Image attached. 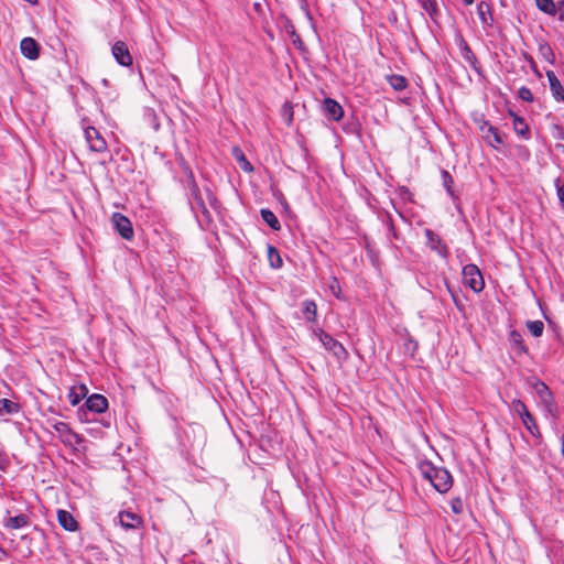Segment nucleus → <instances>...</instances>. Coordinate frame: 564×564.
<instances>
[{
    "instance_id": "nucleus-28",
    "label": "nucleus",
    "mask_w": 564,
    "mask_h": 564,
    "mask_svg": "<svg viewBox=\"0 0 564 564\" xmlns=\"http://www.w3.org/2000/svg\"><path fill=\"white\" fill-rule=\"evenodd\" d=\"M511 411L520 416V419L529 417V410L527 405L519 399L511 402Z\"/></svg>"
},
{
    "instance_id": "nucleus-32",
    "label": "nucleus",
    "mask_w": 564,
    "mask_h": 564,
    "mask_svg": "<svg viewBox=\"0 0 564 564\" xmlns=\"http://www.w3.org/2000/svg\"><path fill=\"white\" fill-rule=\"evenodd\" d=\"M389 83H390L391 87L397 91H401L406 88V80L403 76H400V75L390 76Z\"/></svg>"
},
{
    "instance_id": "nucleus-38",
    "label": "nucleus",
    "mask_w": 564,
    "mask_h": 564,
    "mask_svg": "<svg viewBox=\"0 0 564 564\" xmlns=\"http://www.w3.org/2000/svg\"><path fill=\"white\" fill-rule=\"evenodd\" d=\"M540 52L546 61H549V62L553 61L554 54L549 44L544 43V44L540 45Z\"/></svg>"
},
{
    "instance_id": "nucleus-5",
    "label": "nucleus",
    "mask_w": 564,
    "mask_h": 564,
    "mask_svg": "<svg viewBox=\"0 0 564 564\" xmlns=\"http://www.w3.org/2000/svg\"><path fill=\"white\" fill-rule=\"evenodd\" d=\"M463 280L475 292H481L485 288L481 272L476 264L469 263L463 268Z\"/></svg>"
},
{
    "instance_id": "nucleus-42",
    "label": "nucleus",
    "mask_w": 564,
    "mask_h": 564,
    "mask_svg": "<svg viewBox=\"0 0 564 564\" xmlns=\"http://www.w3.org/2000/svg\"><path fill=\"white\" fill-rule=\"evenodd\" d=\"M555 186L557 189V196H558L560 203H561L562 207L564 208V184H560V180L557 178L555 182Z\"/></svg>"
},
{
    "instance_id": "nucleus-21",
    "label": "nucleus",
    "mask_w": 564,
    "mask_h": 564,
    "mask_svg": "<svg viewBox=\"0 0 564 564\" xmlns=\"http://www.w3.org/2000/svg\"><path fill=\"white\" fill-rule=\"evenodd\" d=\"M484 138L487 141V143L492 148H497L499 144L505 143L503 137L491 124H488V133L484 134Z\"/></svg>"
},
{
    "instance_id": "nucleus-10",
    "label": "nucleus",
    "mask_w": 564,
    "mask_h": 564,
    "mask_svg": "<svg viewBox=\"0 0 564 564\" xmlns=\"http://www.w3.org/2000/svg\"><path fill=\"white\" fill-rule=\"evenodd\" d=\"M20 50L23 56L31 61L40 55V45L33 37H24L20 43Z\"/></svg>"
},
{
    "instance_id": "nucleus-2",
    "label": "nucleus",
    "mask_w": 564,
    "mask_h": 564,
    "mask_svg": "<svg viewBox=\"0 0 564 564\" xmlns=\"http://www.w3.org/2000/svg\"><path fill=\"white\" fill-rule=\"evenodd\" d=\"M181 165H182L183 172L186 176L185 187L188 191V195H189L188 199H189L192 209L193 210L197 209L203 215H208V209H207L205 202L202 197L200 189L195 181V177H194V174H193L191 167L188 166V164H186V162L183 159H182Z\"/></svg>"
},
{
    "instance_id": "nucleus-6",
    "label": "nucleus",
    "mask_w": 564,
    "mask_h": 564,
    "mask_svg": "<svg viewBox=\"0 0 564 564\" xmlns=\"http://www.w3.org/2000/svg\"><path fill=\"white\" fill-rule=\"evenodd\" d=\"M112 224L118 234L126 240H131L134 236L130 219L121 213H113Z\"/></svg>"
},
{
    "instance_id": "nucleus-37",
    "label": "nucleus",
    "mask_w": 564,
    "mask_h": 564,
    "mask_svg": "<svg viewBox=\"0 0 564 564\" xmlns=\"http://www.w3.org/2000/svg\"><path fill=\"white\" fill-rule=\"evenodd\" d=\"M84 134L88 144L101 135L94 127H87L84 130Z\"/></svg>"
},
{
    "instance_id": "nucleus-30",
    "label": "nucleus",
    "mask_w": 564,
    "mask_h": 564,
    "mask_svg": "<svg viewBox=\"0 0 564 564\" xmlns=\"http://www.w3.org/2000/svg\"><path fill=\"white\" fill-rule=\"evenodd\" d=\"M234 154H235V158L237 159V161L239 162L240 164V167L245 171V172H252L253 171V167L251 165V163L246 159L245 154L241 152V150L239 149H235L234 150Z\"/></svg>"
},
{
    "instance_id": "nucleus-9",
    "label": "nucleus",
    "mask_w": 564,
    "mask_h": 564,
    "mask_svg": "<svg viewBox=\"0 0 564 564\" xmlns=\"http://www.w3.org/2000/svg\"><path fill=\"white\" fill-rule=\"evenodd\" d=\"M89 412L100 414L108 409V400L102 394L94 393L85 402Z\"/></svg>"
},
{
    "instance_id": "nucleus-16",
    "label": "nucleus",
    "mask_w": 564,
    "mask_h": 564,
    "mask_svg": "<svg viewBox=\"0 0 564 564\" xmlns=\"http://www.w3.org/2000/svg\"><path fill=\"white\" fill-rule=\"evenodd\" d=\"M546 77L549 79L550 89L552 91L553 97L560 101H564V89L562 87L561 82L556 77L555 73L553 70L546 72Z\"/></svg>"
},
{
    "instance_id": "nucleus-26",
    "label": "nucleus",
    "mask_w": 564,
    "mask_h": 564,
    "mask_svg": "<svg viewBox=\"0 0 564 564\" xmlns=\"http://www.w3.org/2000/svg\"><path fill=\"white\" fill-rule=\"evenodd\" d=\"M536 7L544 13L555 15L557 3L553 0H535Z\"/></svg>"
},
{
    "instance_id": "nucleus-17",
    "label": "nucleus",
    "mask_w": 564,
    "mask_h": 564,
    "mask_svg": "<svg viewBox=\"0 0 564 564\" xmlns=\"http://www.w3.org/2000/svg\"><path fill=\"white\" fill-rule=\"evenodd\" d=\"M3 525L11 530L22 529L30 525V518L25 513H20L14 517H8L3 521Z\"/></svg>"
},
{
    "instance_id": "nucleus-13",
    "label": "nucleus",
    "mask_w": 564,
    "mask_h": 564,
    "mask_svg": "<svg viewBox=\"0 0 564 564\" xmlns=\"http://www.w3.org/2000/svg\"><path fill=\"white\" fill-rule=\"evenodd\" d=\"M477 14L484 29H489L494 25V15L488 2L480 1L477 4Z\"/></svg>"
},
{
    "instance_id": "nucleus-31",
    "label": "nucleus",
    "mask_w": 564,
    "mask_h": 564,
    "mask_svg": "<svg viewBox=\"0 0 564 564\" xmlns=\"http://www.w3.org/2000/svg\"><path fill=\"white\" fill-rule=\"evenodd\" d=\"M527 328L534 337H540L544 330V324L542 321H529L527 322Z\"/></svg>"
},
{
    "instance_id": "nucleus-47",
    "label": "nucleus",
    "mask_w": 564,
    "mask_h": 564,
    "mask_svg": "<svg viewBox=\"0 0 564 564\" xmlns=\"http://www.w3.org/2000/svg\"><path fill=\"white\" fill-rule=\"evenodd\" d=\"M488 124H490L488 121H482V124L479 127L485 134L488 133Z\"/></svg>"
},
{
    "instance_id": "nucleus-45",
    "label": "nucleus",
    "mask_w": 564,
    "mask_h": 564,
    "mask_svg": "<svg viewBox=\"0 0 564 564\" xmlns=\"http://www.w3.org/2000/svg\"><path fill=\"white\" fill-rule=\"evenodd\" d=\"M446 284V288L448 290V292L451 293L452 297H453V301L456 305H458V297L457 295L453 292V290L451 289L449 284L447 282H445Z\"/></svg>"
},
{
    "instance_id": "nucleus-48",
    "label": "nucleus",
    "mask_w": 564,
    "mask_h": 564,
    "mask_svg": "<svg viewBox=\"0 0 564 564\" xmlns=\"http://www.w3.org/2000/svg\"><path fill=\"white\" fill-rule=\"evenodd\" d=\"M561 443H562L561 453L564 456V434H562V436H561Z\"/></svg>"
},
{
    "instance_id": "nucleus-14",
    "label": "nucleus",
    "mask_w": 564,
    "mask_h": 564,
    "mask_svg": "<svg viewBox=\"0 0 564 564\" xmlns=\"http://www.w3.org/2000/svg\"><path fill=\"white\" fill-rule=\"evenodd\" d=\"M510 117H512V123H513V130L514 132L521 137L523 140L530 139V127L525 122V120L522 117H519L513 111H509Z\"/></svg>"
},
{
    "instance_id": "nucleus-44",
    "label": "nucleus",
    "mask_w": 564,
    "mask_h": 564,
    "mask_svg": "<svg viewBox=\"0 0 564 564\" xmlns=\"http://www.w3.org/2000/svg\"><path fill=\"white\" fill-rule=\"evenodd\" d=\"M422 1V4H423V8L425 10H429V6L434 9L435 7V1L434 0H421Z\"/></svg>"
},
{
    "instance_id": "nucleus-34",
    "label": "nucleus",
    "mask_w": 564,
    "mask_h": 564,
    "mask_svg": "<svg viewBox=\"0 0 564 564\" xmlns=\"http://www.w3.org/2000/svg\"><path fill=\"white\" fill-rule=\"evenodd\" d=\"M451 509L453 513L460 514L464 511V502L460 497H455L451 500Z\"/></svg>"
},
{
    "instance_id": "nucleus-27",
    "label": "nucleus",
    "mask_w": 564,
    "mask_h": 564,
    "mask_svg": "<svg viewBox=\"0 0 564 564\" xmlns=\"http://www.w3.org/2000/svg\"><path fill=\"white\" fill-rule=\"evenodd\" d=\"M521 421L532 436L539 437L541 435L539 426L531 413H529V417H523Z\"/></svg>"
},
{
    "instance_id": "nucleus-46",
    "label": "nucleus",
    "mask_w": 564,
    "mask_h": 564,
    "mask_svg": "<svg viewBox=\"0 0 564 564\" xmlns=\"http://www.w3.org/2000/svg\"><path fill=\"white\" fill-rule=\"evenodd\" d=\"M7 557H8L7 551L3 547L0 546V562L6 561Z\"/></svg>"
},
{
    "instance_id": "nucleus-4",
    "label": "nucleus",
    "mask_w": 564,
    "mask_h": 564,
    "mask_svg": "<svg viewBox=\"0 0 564 564\" xmlns=\"http://www.w3.org/2000/svg\"><path fill=\"white\" fill-rule=\"evenodd\" d=\"M314 334L318 337L324 348L330 351L336 358L344 359L347 356V351L341 343L335 339L332 335L324 332L322 328L314 330Z\"/></svg>"
},
{
    "instance_id": "nucleus-49",
    "label": "nucleus",
    "mask_w": 564,
    "mask_h": 564,
    "mask_svg": "<svg viewBox=\"0 0 564 564\" xmlns=\"http://www.w3.org/2000/svg\"><path fill=\"white\" fill-rule=\"evenodd\" d=\"M3 463H4V455H3V453L0 451V468H2Z\"/></svg>"
},
{
    "instance_id": "nucleus-35",
    "label": "nucleus",
    "mask_w": 564,
    "mask_h": 564,
    "mask_svg": "<svg viewBox=\"0 0 564 564\" xmlns=\"http://www.w3.org/2000/svg\"><path fill=\"white\" fill-rule=\"evenodd\" d=\"M518 97L523 101H528V102L533 101V94H532L531 89L525 86H522L519 88Z\"/></svg>"
},
{
    "instance_id": "nucleus-40",
    "label": "nucleus",
    "mask_w": 564,
    "mask_h": 564,
    "mask_svg": "<svg viewBox=\"0 0 564 564\" xmlns=\"http://www.w3.org/2000/svg\"><path fill=\"white\" fill-rule=\"evenodd\" d=\"M419 348V344L415 339L412 337H409L405 343V349L409 351L412 356L415 354V351Z\"/></svg>"
},
{
    "instance_id": "nucleus-18",
    "label": "nucleus",
    "mask_w": 564,
    "mask_h": 564,
    "mask_svg": "<svg viewBox=\"0 0 564 564\" xmlns=\"http://www.w3.org/2000/svg\"><path fill=\"white\" fill-rule=\"evenodd\" d=\"M57 519L61 527H63L65 530L72 532L77 530L78 523L70 512L66 510H58Z\"/></svg>"
},
{
    "instance_id": "nucleus-23",
    "label": "nucleus",
    "mask_w": 564,
    "mask_h": 564,
    "mask_svg": "<svg viewBox=\"0 0 564 564\" xmlns=\"http://www.w3.org/2000/svg\"><path fill=\"white\" fill-rule=\"evenodd\" d=\"M20 412V405L9 399H0V415H12Z\"/></svg>"
},
{
    "instance_id": "nucleus-25",
    "label": "nucleus",
    "mask_w": 564,
    "mask_h": 564,
    "mask_svg": "<svg viewBox=\"0 0 564 564\" xmlns=\"http://www.w3.org/2000/svg\"><path fill=\"white\" fill-rule=\"evenodd\" d=\"M268 258H269L270 265L273 269H280L283 265L282 258H281L279 251L273 246L268 247Z\"/></svg>"
},
{
    "instance_id": "nucleus-15",
    "label": "nucleus",
    "mask_w": 564,
    "mask_h": 564,
    "mask_svg": "<svg viewBox=\"0 0 564 564\" xmlns=\"http://www.w3.org/2000/svg\"><path fill=\"white\" fill-rule=\"evenodd\" d=\"M119 522L123 529L129 530L137 529L141 524L142 520L137 513L122 511L119 513Z\"/></svg>"
},
{
    "instance_id": "nucleus-29",
    "label": "nucleus",
    "mask_w": 564,
    "mask_h": 564,
    "mask_svg": "<svg viewBox=\"0 0 564 564\" xmlns=\"http://www.w3.org/2000/svg\"><path fill=\"white\" fill-rule=\"evenodd\" d=\"M441 176H442L444 188L449 194V196L455 199L456 195L453 191L454 180H453L452 175L447 171L443 170L441 173Z\"/></svg>"
},
{
    "instance_id": "nucleus-12",
    "label": "nucleus",
    "mask_w": 564,
    "mask_h": 564,
    "mask_svg": "<svg viewBox=\"0 0 564 564\" xmlns=\"http://www.w3.org/2000/svg\"><path fill=\"white\" fill-rule=\"evenodd\" d=\"M323 110L326 116L334 121H339L344 116L343 107L332 98L324 99Z\"/></svg>"
},
{
    "instance_id": "nucleus-50",
    "label": "nucleus",
    "mask_w": 564,
    "mask_h": 564,
    "mask_svg": "<svg viewBox=\"0 0 564 564\" xmlns=\"http://www.w3.org/2000/svg\"><path fill=\"white\" fill-rule=\"evenodd\" d=\"M463 1H464V2H465V4H467V6H470V4H473V3H474V0H463Z\"/></svg>"
},
{
    "instance_id": "nucleus-1",
    "label": "nucleus",
    "mask_w": 564,
    "mask_h": 564,
    "mask_svg": "<svg viewBox=\"0 0 564 564\" xmlns=\"http://www.w3.org/2000/svg\"><path fill=\"white\" fill-rule=\"evenodd\" d=\"M417 467L421 476L440 494H445L452 488L453 477L446 468L437 467L429 460L420 462Z\"/></svg>"
},
{
    "instance_id": "nucleus-3",
    "label": "nucleus",
    "mask_w": 564,
    "mask_h": 564,
    "mask_svg": "<svg viewBox=\"0 0 564 564\" xmlns=\"http://www.w3.org/2000/svg\"><path fill=\"white\" fill-rule=\"evenodd\" d=\"M529 383L538 399L539 404L544 409L546 413L555 416L557 413V408L550 388L539 378H532Z\"/></svg>"
},
{
    "instance_id": "nucleus-11",
    "label": "nucleus",
    "mask_w": 564,
    "mask_h": 564,
    "mask_svg": "<svg viewBox=\"0 0 564 564\" xmlns=\"http://www.w3.org/2000/svg\"><path fill=\"white\" fill-rule=\"evenodd\" d=\"M53 429L58 433L61 441L64 444L72 445L73 440L78 442L79 436L72 431L69 425L65 422H55Z\"/></svg>"
},
{
    "instance_id": "nucleus-51",
    "label": "nucleus",
    "mask_w": 564,
    "mask_h": 564,
    "mask_svg": "<svg viewBox=\"0 0 564 564\" xmlns=\"http://www.w3.org/2000/svg\"><path fill=\"white\" fill-rule=\"evenodd\" d=\"M102 83H104V85L108 84L107 79H102Z\"/></svg>"
},
{
    "instance_id": "nucleus-24",
    "label": "nucleus",
    "mask_w": 564,
    "mask_h": 564,
    "mask_svg": "<svg viewBox=\"0 0 564 564\" xmlns=\"http://www.w3.org/2000/svg\"><path fill=\"white\" fill-rule=\"evenodd\" d=\"M509 341L511 346L518 349L520 352H527V347L524 345L522 335L520 332L513 329L509 333Z\"/></svg>"
},
{
    "instance_id": "nucleus-8",
    "label": "nucleus",
    "mask_w": 564,
    "mask_h": 564,
    "mask_svg": "<svg viewBox=\"0 0 564 564\" xmlns=\"http://www.w3.org/2000/svg\"><path fill=\"white\" fill-rule=\"evenodd\" d=\"M425 237L427 239V246L435 252H437L443 259L448 257V248L443 239L431 229H425Z\"/></svg>"
},
{
    "instance_id": "nucleus-39",
    "label": "nucleus",
    "mask_w": 564,
    "mask_h": 564,
    "mask_svg": "<svg viewBox=\"0 0 564 564\" xmlns=\"http://www.w3.org/2000/svg\"><path fill=\"white\" fill-rule=\"evenodd\" d=\"M551 133L554 139L564 141V128L562 126L553 124Z\"/></svg>"
},
{
    "instance_id": "nucleus-20",
    "label": "nucleus",
    "mask_w": 564,
    "mask_h": 564,
    "mask_svg": "<svg viewBox=\"0 0 564 564\" xmlns=\"http://www.w3.org/2000/svg\"><path fill=\"white\" fill-rule=\"evenodd\" d=\"M88 389L85 384L72 387L68 393V400L73 406L77 405L87 394Z\"/></svg>"
},
{
    "instance_id": "nucleus-7",
    "label": "nucleus",
    "mask_w": 564,
    "mask_h": 564,
    "mask_svg": "<svg viewBox=\"0 0 564 564\" xmlns=\"http://www.w3.org/2000/svg\"><path fill=\"white\" fill-rule=\"evenodd\" d=\"M111 53L117 63L121 66L129 67L133 63L132 55L129 52L128 45L123 41H116L111 47Z\"/></svg>"
},
{
    "instance_id": "nucleus-41",
    "label": "nucleus",
    "mask_w": 564,
    "mask_h": 564,
    "mask_svg": "<svg viewBox=\"0 0 564 564\" xmlns=\"http://www.w3.org/2000/svg\"><path fill=\"white\" fill-rule=\"evenodd\" d=\"M463 57L470 63V65L474 66L475 62H476V56L474 55L473 51L467 46L465 45L464 50H463V53H462Z\"/></svg>"
},
{
    "instance_id": "nucleus-22",
    "label": "nucleus",
    "mask_w": 564,
    "mask_h": 564,
    "mask_svg": "<svg viewBox=\"0 0 564 564\" xmlns=\"http://www.w3.org/2000/svg\"><path fill=\"white\" fill-rule=\"evenodd\" d=\"M260 215H261V218L263 219V221L273 230H280L281 229V224L278 219V217L275 216V214L268 209V208H262L260 210Z\"/></svg>"
},
{
    "instance_id": "nucleus-43",
    "label": "nucleus",
    "mask_w": 564,
    "mask_h": 564,
    "mask_svg": "<svg viewBox=\"0 0 564 564\" xmlns=\"http://www.w3.org/2000/svg\"><path fill=\"white\" fill-rule=\"evenodd\" d=\"M555 15H557L560 21L564 22V0L557 2Z\"/></svg>"
},
{
    "instance_id": "nucleus-19",
    "label": "nucleus",
    "mask_w": 564,
    "mask_h": 564,
    "mask_svg": "<svg viewBox=\"0 0 564 564\" xmlns=\"http://www.w3.org/2000/svg\"><path fill=\"white\" fill-rule=\"evenodd\" d=\"M303 317L308 323H316L317 321V305L313 300H304L302 302Z\"/></svg>"
},
{
    "instance_id": "nucleus-33",
    "label": "nucleus",
    "mask_w": 564,
    "mask_h": 564,
    "mask_svg": "<svg viewBox=\"0 0 564 564\" xmlns=\"http://www.w3.org/2000/svg\"><path fill=\"white\" fill-rule=\"evenodd\" d=\"M88 145L94 152H105L107 150V143L101 135L91 141Z\"/></svg>"
},
{
    "instance_id": "nucleus-36",
    "label": "nucleus",
    "mask_w": 564,
    "mask_h": 564,
    "mask_svg": "<svg viewBox=\"0 0 564 564\" xmlns=\"http://www.w3.org/2000/svg\"><path fill=\"white\" fill-rule=\"evenodd\" d=\"M328 288L335 297H337V299L341 297V289H340L338 280L335 276H333L330 279Z\"/></svg>"
}]
</instances>
